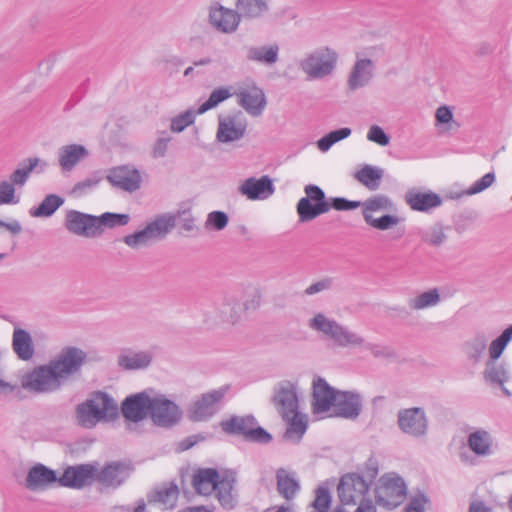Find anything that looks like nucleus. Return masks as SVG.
<instances>
[{
    "mask_svg": "<svg viewBox=\"0 0 512 512\" xmlns=\"http://www.w3.org/2000/svg\"><path fill=\"white\" fill-rule=\"evenodd\" d=\"M378 469L369 467V481L358 473H347L343 475L339 481L337 492L338 497L343 505H356L357 503L366 502L364 496L369 490L372 480L376 477Z\"/></svg>",
    "mask_w": 512,
    "mask_h": 512,
    "instance_id": "5",
    "label": "nucleus"
},
{
    "mask_svg": "<svg viewBox=\"0 0 512 512\" xmlns=\"http://www.w3.org/2000/svg\"><path fill=\"white\" fill-rule=\"evenodd\" d=\"M331 505V495L326 487L320 486L315 491V499L312 503V512H328Z\"/></svg>",
    "mask_w": 512,
    "mask_h": 512,
    "instance_id": "55",
    "label": "nucleus"
},
{
    "mask_svg": "<svg viewBox=\"0 0 512 512\" xmlns=\"http://www.w3.org/2000/svg\"><path fill=\"white\" fill-rule=\"evenodd\" d=\"M103 180V176L99 172L90 174L85 179L77 182L71 189V195L79 198L82 197L98 187Z\"/></svg>",
    "mask_w": 512,
    "mask_h": 512,
    "instance_id": "51",
    "label": "nucleus"
},
{
    "mask_svg": "<svg viewBox=\"0 0 512 512\" xmlns=\"http://www.w3.org/2000/svg\"><path fill=\"white\" fill-rule=\"evenodd\" d=\"M352 131L348 127L333 130L317 141V147L322 152H327L335 143L348 138Z\"/></svg>",
    "mask_w": 512,
    "mask_h": 512,
    "instance_id": "52",
    "label": "nucleus"
},
{
    "mask_svg": "<svg viewBox=\"0 0 512 512\" xmlns=\"http://www.w3.org/2000/svg\"><path fill=\"white\" fill-rule=\"evenodd\" d=\"M495 182L493 172L486 173L479 180L475 181L466 191L467 195H474L483 192Z\"/></svg>",
    "mask_w": 512,
    "mask_h": 512,
    "instance_id": "58",
    "label": "nucleus"
},
{
    "mask_svg": "<svg viewBox=\"0 0 512 512\" xmlns=\"http://www.w3.org/2000/svg\"><path fill=\"white\" fill-rule=\"evenodd\" d=\"M511 340L512 324L509 325L496 339H490L487 359L499 360Z\"/></svg>",
    "mask_w": 512,
    "mask_h": 512,
    "instance_id": "48",
    "label": "nucleus"
},
{
    "mask_svg": "<svg viewBox=\"0 0 512 512\" xmlns=\"http://www.w3.org/2000/svg\"><path fill=\"white\" fill-rule=\"evenodd\" d=\"M420 236L424 243L432 247H439L447 240L444 227L440 223H436L424 230H421Z\"/></svg>",
    "mask_w": 512,
    "mask_h": 512,
    "instance_id": "50",
    "label": "nucleus"
},
{
    "mask_svg": "<svg viewBox=\"0 0 512 512\" xmlns=\"http://www.w3.org/2000/svg\"><path fill=\"white\" fill-rule=\"evenodd\" d=\"M427 502H428V498L426 497V495L423 493H419L416 496L411 498L405 511L424 512L425 505Z\"/></svg>",
    "mask_w": 512,
    "mask_h": 512,
    "instance_id": "64",
    "label": "nucleus"
},
{
    "mask_svg": "<svg viewBox=\"0 0 512 512\" xmlns=\"http://www.w3.org/2000/svg\"><path fill=\"white\" fill-rule=\"evenodd\" d=\"M367 139L380 146H387L390 142L389 136L385 133L383 128L378 125H372L367 132Z\"/></svg>",
    "mask_w": 512,
    "mask_h": 512,
    "instance_id": "60",
    "label": "nucleus"
},
{
    "mask_svg": "<svg viewBox=\"0 0 512 512\" xmlns=\"http://www.w3.org/2000/svg\"><path fill=\"white\" fill-rule=\"evenodd\" d=\"M240 22L236 9L224 7L219 3L209 7L208 23L217 32L232 34L237 31Z\"/></svg>",
    "mask_w": 512,
    "mask_h": 512,
    "instance_id": "17",
    "label": "nucleus"
},
{
    "mask_svg": "<svg viewBox=\"0 0 512 512\" xmlns=\"http://www.w3.org/2000/svg\"><path fill=\"white\" fill-rule=\"evenodd\" d=\"M248 120L241 111H236L218 117L216 139L220 143H232L244 138Z\"/></svg>",
    "mask_w": 512,
    "mask_h": 512,
    "instance_id": "15",
    "label": "nucleus"
},
{
    "mask_svg": "<svg viewBox=\"0 0 512 512\" xmlns=\"http://www.w3.org/2000/svg\"><path fill=\"white\" fill-rule=\"evenodd\" d=\"M279 46L277 44L263 46H249L246 48V59L264 66H273L279 60Z\"/></svg>",
    "mask_w": 512,
    "mask_h": 512,
    "instance_id": "38",
    "label": "nucleus"
},
{
    "mask_svg": "<svg viewBox=\"0 0 512 512\" xmlns=\"http://www.w3.org/2000/svg\"><path fill=\"white\" fill-rule=\"evenodd\" d=\"M221 476L213 468L200 469L193 476V487L200 495H209L217 487Z\"/></svg>",
    "mask_w": 512,
    "mask_h": 512,
    "instance_id": "41",
    "label": "nucleus"
},
{
    "mask_svg": "<svg viewBox=\"0 0 512 512\" xmlns=\"http://www.w3.org/2000/svg\"><path fill=\"white\" fill-rule=\"evenodd\" d=\"M175 226V217L171 214H162L147 225L132 234L126 235L123 242L132 249L148 246L155 240L164 238Z\"/></svg>",
    "mask_w": 512,
    "mask_h": 512,
    "instance_id": "4",
    "label": "nucleus"
},
{
    "mask_svg": "<svg viewBox=\"0 0 512 512\" xmlns=\"http://www.w3.org/2000/svg\"><path fill=\"white\" fill-rule=\"evenodd\" d=\"M25 482L29 490L36 491L43 490L53 483L59 484V478L54 470L43 464H36L28 471Z\"/></svg>",
    "mask_w": 512,
    "mask_h": 512,
    "instance_id": "32",
    "label": "nucleus"
},
{
    "mask_svg": "<svg viewBox=\"0 0 512 512\" xmlns=\"http://www.w3.org/2000/svg\"><path fill=\"white\" fill-rule=\"evenodd\" d=\"M179 496V490L176 484L168 483L157 487L147 495L149 503H158L164 509H173Z\"/></svg>",
    "mask_w": 512,
    "mask_h": 512,
    "instance_id": "40",
    "label": "nucleus"
},
{
    "mask_svg": "<svg viewBox=\"0 0 512 512\" xmlns=\"http://www.w3.org/2000/svg\"><path fill=\"white\" fill-rule=\"evenodd\" d=\"M107 180L117 188L134 192L140 188L141 175L137 169L124 165L111 169Z\"/></svg>",
    "mask_w": 512,
    "mask_h": 512,
    "instance_id": "26",
    "label": "nucleus"
},
{
    "mask_svg": "<svg viewBox=\"0 0 512 512\" xmlns=\"http://www.w3.org/2000/svg\"><path fill=\"white\" fill-rule=\"evenodd\" d=\"M282 418L288 424L285 437L291 440L295 439L298 442L307 429V419L305 415L297 411L290 415L282 416Z\"/></svg>",
    "mask_w": 512,
    "mask_h": 512,
    "instance_id": "46",
    "label": "nucleus"
},
{
    "mask_svg": "<svg viewBox=\"0 0 512 512\" xmlns=\"http://www.w3.org/2000/svg\"><path fill=\"white\" fill-rule=\"evenodd\" d=\"M330 209L333 208L337 211L354 210L361 206V201L348 200L344 197H334L330 199Z\"/></svg>",
    "mask_w": 512,
    "mask_h": 512,
    "instance_id": "63",
    "label": "nucleus"
},
{
    "mask_svg": "<svg viewBox=\"0 0 512 512\" xmlns=\"http://www.w3.org/2000/svg\"><path fill=\"white\" fill-rule=\"evenodd\" d=\"M64 203V198L56 194L47 195L42 202L30 210V215L33 217H50L56 210Z\"/></svg>",
    "mask_w": 512,
    "mask_h": 512,
    "instance_id": "47",
    "label": "nucleus"
},
{
    "mask_svg": "<svg viewBox=\"0 0 512 512\" xmlns=\"http://www.w3.org/2000/svg\"><path fill=\"white\" fill-rule=\"evenodd\" d=\"M97 464L87 463L67 467L59 477V486L80 489L95 480Z\"/></svg>",
    "mask_w": 512,
    "mask_h": 512,
    "instance_id": "20",
    "label": "nucleus"
},
{
    "mask_svg": "<svg viewBox=\"0 0 512 512\" xmlns=\"http://www.w3.org/2000/svg\"><path fill=\"white\" fill-rule=\"evenodd\" d=\"M11 347L17 358L21 361H31L35 356V344L29 331L21 327H14Z\"/></svg>",
    "mask_w": 512,
    "mask_h": 512,
    "instance_id": "30",
    "label": "nucleus"
},
{
    "mask_svg": "<svg viewBox=\"0 0 512 512\" xmlns=\"http://www.w3.org/2000/svg\"><path fill=\"white\" fill-rule=\"evenodd\" d=\"M131 472L132 466L129 463L113 461L100 470L97 468L95 481L106 488L117 489L125 483Z\"/></svg>",
    "mask_w": 512,
    "mask_h": 512,
    "instance_id": "19",
    "label": "nucleus"
},
{
    "mask_svg": "<svg viewBox=\"0 0 512 512\" xmlns=\"http://www.w3.org/2000/svg\"><path fill=\"white\" fill-rule=\"evenodd\" d=\"M47 167L48 163L46 161L37 157H30L12 172L8 181L13 183L14 187H22L26 184L32 171L36 170L37 173H42Z\"/></svg>",
    "mask_w": 512,
    "mask_h": 512,
    "instance_id": "36",
    "label": "nucleus"
},
{
    "mask_svg": "<svg viewBox=\"0 0 512 512\" xmlns=\"http://www.w3.org/2000/svg\"><path fill=\"white\" fill-rule=\"evenodd\" d=\"M407 487L400 476L395 473L382 475L375 486V499L379 506L394 509L406 498Z\"/></svg>",
    "mask_w": 512,
    "mask_h": 512,
    "instance_id": "6",
    "label": "nucleus"
},
{
    "mask_svg": "<svg viewBox=\"0 0 512 512\" xmlns=\"http://www.w3.org/2000/svg\"><path fill=\"white\" fill-rule=\"evenodd\" d=\"M362 216L365 223L373 229L387 231L400 223V218L392 214H384L375 217L374 213L391 211L394 208L393 201L386 195L378 194L361 202Z\"/></svg>",
    "mask_w": 512,
    "mask_h": 512,
    "instance_id": "3",
    "label": "nucleus"
},
{
    "mask_svg": "<svg viewBox=\"0 0 512 512\" xmlns=\"http://www.w3.org/2000/svg\"><path fill=\"white\" fill-rule=\"evenodd\" d=\"M441 301V295L437 288L424 291L408 299V306L411 310L419 311L437 306Z\"/></svg>",
    "mask_w": 512,
    "mask_h": 512,
    "instance_id": "45",
    "label": "nucleus"
},
{
    "mask_svg": "<svg viewBox=\"0 0 512 512\" xmlns=\"http://www.w3.org/2000/svg\"><path fill=\"white\" fill-rule=\"evenodd\" d=\"M153 355L150 351H124L118 356V365L125 370H140L147 368L152 362Z\"/></svg>",
    "mask_w": 512,
    "mask_h": 512,
    "instance_id": "39",
    "label": "nucleus"
},
{
    "mask_svg": "<svg viewBox=\"0 0 512 512\" xmlns=\"http://www.w3.org/2000/svg\"><path fill=\"white\" fill-rule=\"evenodd\" d=\"M235 7L240 21L261 19L270 9L268 0H236Z\"/></svg>",
    "mask_w": 512,
    "mask_h": 512,
    "instance_id": "37",
    "label": "nucleus"
},
{
    "mask_svg": "<svg viewBox=\"0 0 512 512\" xmlns=\"http://www.w3.org/2000/svg\"><path fill=\"white\" fill-rule=\"evenodd\" d=\"M150 401L146 391L126 397L121 406L123 417L132 423L143 421L149 416Z\"/></svg>",
    "mask_w": 512,
    "mask_h": 512,
    "instance_id": "22",
    "label": "nucleus"
},
{
    "mask_svg": "<svg viewBox=\"0 0 512 512\" xmlns=\"http://www.w3.org/2000/svg\"><path fill=\"white\" fill-rule=\"evenodd\" d=\"M129 220L130 216L128 214H119L111 212L103 213L101 216H98L99 234L101 233V226H107L110 228L116 226H124L128 224Z\"/></svg>",
    "mask_w": 512,
    "mask_h": 512,
    "instance_id": "54",
    "label": "nucleus"
},
{
    "mask_svg": "<svg viewBox=\"0 0 512 512\" xmlns=\"http://www.w3.org/2000/svg\"><path fill=\"white\" fill-rule=\"evenodd\" d=\"M239 192L249 200H265L274 194L275 187L271 178L264 175L260 178L250 177L246 179L239 186Z\"/></svg>",
    "mask_w": 512,
    "mask_h": 512,
    "instance_id": "27",
    "label": "nucleus"
},
{
    "mask_svg": "<svg viewBox=\"0 0 512 512\" xmlns=\"http://www.w3.org/2000/svg\"><path fill=\"white\" fill-rule=\"evenodd\" d=\"M65 228L77 236L95 237L99 235L98 216L70 210L66 213Z\"/></svg>",
    "mask_w": 512,
    "mask_h": 512,
    "instance_id": "18",
    "label": "nucleus"
},
{
    "mask_svg": "<svg viewBox=\"0 0 512 512\" xmlns=\"http://www.w3.org/2000/svg\"><path fill=\"white\" fill-rule=\"evenodd\" d=\"M306 197H302L296 206L299 221L309 222L330 211L324 191L317 185L309 184L304 188Z\"/></svg>",
    "mask_w": 512,
    "mask_h": 512,
    "instance_id": "11",
    "label": "nucleus"
},
{
    "mask_svg": "<svg viewBox=\"0 0 512 512\" xmlns=\"http://www.w3.org/2000/svg\"><path fill=\"white\" fill-rule=\"evenodd\" d=\"M309 327L326 336L341 348H359L369 351L377 359H391L396 357L395 351L388 345L382 343H372L342 325L333 318L327 317L324 313H316L308 323Z\"/></svg>",
    "mask_w": 512,
    "mask_h": 512,
    "instance_id": "1",
    "label": "nucleus"
},
{
    "mask_svg": "<svg viewBox=\"0 0 512 512\" xmlns=\"http://www.w3.org/2000/svg\"><path fill=\"white\" fill-rule=\"evenodd\" d=\"M382 177L383 169L368 164L364 165L354 175V178L359 183L372 191L379 188Z\"/></svg>",
    "mask_w": 512,
    "mask_h": 512,
    "instance_id": "44",
    "label": "nucleus"
},
{
    "mask_svg": "<svg viewBox=\"0 0 512 512\" xmlns=\"http://www.w3.org/2000/svg\"><path fill=\"white\" fill-rule=\"evenodd\" d=\"M337 53L321 47L307 54L300 62L301 70L309 79H322L332 74L337 63Z\"/></svg>",
    "mask_w": 512,
    "mask_h": 512,
    "instance_id": "8",
    "label": "nucleus"
},
{
    "mask_svg": "<svg viewBox=\"0 0 512 512\" xmlns=\"http://www.w3.org/2000/svg\"><path fill=\"white\" fill-rule=\"evenodd\" d=\"M374 63L372 60L363 58L358 59L349 74L347 85L354 91L365 87L373 78Z\"/></svg>",
    "mask_w": 512,
    "mask_h": 512,
    "instance_id": "35",
    "label": "nucleus"
},
{
    "mask_svg": "<svg viewBox=\"0 0 512 512\" xmlns=\"http://www.w3.org/2000/svg\"><path fill=\"white\" fill-rule=\"evenodd\" d=\"M196 115H199L197 111L188 109L173 117L170 122V130L174 133H180L184 131L188 126L195 122Z\"/></svg>",
    "mask_w": 512,
    "mask_h": 512,
    "instance_id": "53",
    "label": "nucleus"
},
{
    "mask_svg": "<svg viewBox=\"0 0 512 512\" xmlns=\"http://www.w3.org/2000/svg\"><path fill=\"white\" fill-rule=\"evenodd\" d=\"M257 422L251 415L232 416L221 422L222 430L227 434L243 436L248 441L269 443L272 436L262 427L256 426Z\"/></svg>",
    "mask_w": 512,
    "mask_h": 512,
    "instance_id": "9",
    "label": "nucleus"
},
{
    "mask_svg": "<svg viewBox=\"0 0 512 512\" xmlns=\"http://www.w3.org/2000/svg\"><path fill=\"white\" fill-rule=\"evenodd\" d=\"M397 426L403 434L414 439H422L428 434L429 421L423 408H403L397 413Z\"/></svg>",
    "mask_w": 512,
    "mask_h": 512,
    "instance_id": "13",
    "label": "nucleus"
},
{
    "mask_svg": "<svg viewBox=\"0 0 512 512\" xmlns=\"http://www.w3.org/2000/svg\"><path fill=\"white\" fill-rule=\"evenodd\" d=\"M236 476L233 472H225L214 490L221 507L227 511L233 510L238 505L237 494L234 491Z\"/></svg>",
    "mask_w": 512,
    "mask_h": 512,
    "instance_id": "31",
    "label": "nucleus"
},
{
    "mask_svg": "<svg viewBox=\"0 0 512 512\" xmlns=\"http://www.w3.org/2000/svg\"><path fill=\"white\" fill-rule=\"evenodd\" d=\"M238 104L251 116L262 115L266 107V97L263 90L257 86L241 89L236 93Z\"/></svg>",
    "mask_w": 512,
    "mask_h": 512,
    "instance_id": "28",
    "label": "nucleus"
},
{
    "mask_svg": "<svg viewBox=\"0 0 512 512\" xmlns=\"http://www.w3.org/2000/svg\"><path fill=\"white\" fill-rule=\"evenodd\" d=\"M272 402L281 417L299 411L296 384L288 380L277 383L274 387Z\"/></svg>",
    "mask_w": 512,
    "mask_h": 512,
    "instance_id": "16",
    "label": "nucleus"
},
{
    "mask_svg": "<svg viewBox=\"0 0 512 512\" xmlns=\"http://www.w3.org/2000/svg\"><path fill=\"white\" fill-rule=\"evenodd\" d=\"M171 140L172 138L166 133V131L159 132L158 137L152 146L151 156L155 159L165 157Z\"/></svg>",
    "mask_w": 512,
    "mask_h": 512,
    "instance_id": "57",
    "label": "nucleus"
},
{
    "mask_svg": "<svg viewBox=\"0 0 512 512\" xmlns=\"http://www.w3.org/2000/svg\"><path fill=\"white\" fill-rule=\"evenodd\" d=\"M277 492L285 500H293L300 490V483L295 475L284 468L276 471Z\"/></svg>",
    "mask_w": 512,
    "mask_h": 512,
    "instance_id": "42",
    "label": "nucleus"
},
{
    "mask_svg": "<svg viewBox=\"0 0 512 512\" xmlns=\"http://www.w3.org/2000/svg\"><path fill=\"white\" fill-rule=\"evenodd\" d=\"M229 385H223L201 394L190 406L188 417L194 422H203L211 419L223 406Z\"/></svg>",
    "mask_w": 512,
    "mask_h": 512,
    "instance_id": "7",
    "label": "nucleus"
},
{
    "mask_svg": "<svg viewBox=\"0 0 512 512\" xmlns=\"http://www.w3.org/2000/svg\"><path fill=\"white\" fill-rule=\"evenodd\" d=\"M261 293L257 288H250L246 291L243 307L246 311H255L260 307Z\"/></svg>",
    "mask_w": 512,
    "mask_h": 512,
    "instance_id": "61",
    "label": "nucleus"
},
{
    "mask_svg": "<svg viewBox=\"0 0 512 512\" xmlns=\"http://www.w3.org/2000/svg\"><path fill=\"white\" fill-rule=\"evenodd\" d=\"M484 381L493 387H500L506 396L511 392L505 387V383L510 380V372L507 364L499 360L487 359L483 370Z\"/></svg>",
    "mask_w": 512,
    "mask_h": 512,
    "instance_id": "29",
    "label": "nucleus"
},
{
    "mask_svg": "<svg viewBox=\"0 0 512 512\" xmlns=\"http://www.w3.org/2000/svg\"><path fill=\"white\" fill-rule=\"evenodd\" d=\"M21 386L27 391L43 394L58 391L62 384L48 362L25 373L21 378Z\"/></svg>",
    "mask_w": 512,
    "mask_h": 512,
    "instance_id": "10",
    "label": "nucleus"
},
{
    "mask_svg": "<svg viewBox=\"0 0 512 512\" xmlns=\"http://www.w3.org/2000/svg\"><path fill=\"white\" fill-rule=\"evenodd\" d=\"M118 416L116 401L106 392L96 391L79 403L75 409L77 424L85 429H92L98 423L109 422Z\"/></svg>",
    "mask_w": 512,
    "mask_h": 512,
    "instance_id": "2",
    "label": "nucleus"
},
{
    "mask_svg": "<svg viewBox=\"0 0 512 512\" xmlns=\"http://www.w3.org/2000/svg\"><path fill=\"white\" fill-rule=\"evenodd\" d=\"M86 353L76 347L63 349L54 359L49 361L58 380L63 383L74 374H77L86 360Z\"/></svg>",
    "mask_w": 512,
    "mask_h": 512,
    "instance_id": "14",
    "label": "nucleus"
},
{
    "mask_svg": "<svg viewBox=\"0 0 512 512\" xmlns=\"http://www.w3.org/2000/svg\"><path fill=\"white\" fill-rule=\"evenodd\" d=\"M232 95L233 92L231 87H218L214 89L210 93L209 98L199 106L197 113L203 114L208 110L215 108L220 103L230 98Z\"/></svg>",
    "mask_w": 512,
    "mask_h": 512,
    "instance_id": "49",
    "label": "nucleus"
},
{
    "mask_svg": "<svg viewBox=\"0 0 512 512\" xmlns=\"http://www.w3.org/2000/svg\"><path fill=\"white\" fill-rule=\"evenodd\" d=\"M228 224V216L222 211H213L208 214L206 227H212L217 231L223 230Z\"/></svg>",
    "mask_w": 512,
    "mask_h": 512,
    "instance_id": "59",
    "label": "nucleus"
},
{
    "mask_svg": "<svg viewBox=\"0 0 512 512\" xmlns=\"http://www.w3.org/2000/svg\"><path fill=\"white\" fill-rule=\"evenodd\" d=\"M334 284L335 279L333 277L326 276L311 283L309 286L305 288L303 293L305 296H313L322 292L332 290Z\"/></svg>",
    "mask_w": 512,
    "mask_h": 512,
    "instance_id": "56",
    "label": "nucleus"
},
{
    "mask_svg": "<svg viewBox=\"0 0 512 512\" xmlns=\"http://www.w3.org/2000/svg\"><path fill=\"white\" fill-rule=\"evenodd\" d=\"M490 339V334L485 331H478L466 340L463 344V350L467 359L473 364L480 363L486 351H488Z\"/></svg>",
    "mask_w": 512,
    "mask_h": 512,
    "instance_id": "34",
    "label": "nucleus"
},
{
    "mask_svg": "<svg viewBox=\"0 0 512 512\" xmlns=\"http://www.w3.org/2000/svg\"><path fill=\"white\" fill-rule=\"evenodd\" d=\"M15 187L8 180L0 181V205L16 203Z\"/></svg>",
    "mask_w": 512,
    "mask_h": 512,
    "instance_id": "62",
    "label": "nucleus"
},
{
    "mask_svg": "<svg viewBox=\"0 0 512 512\" xmlns=\"http://www.w3.org/2000/svg\"><path fill=\"white\" fill-rule=\"evenodd\" d=\"M339 390L330 386L325 379L316 378L313 381L312 412L315 415L327 413L335 404Z\"/></svg>",
    "mask_w": 512,
    "mask_h": 512,
    "instance_id": "21",
    "label": "nucleus"
},
{
    "mask_svg": "<svg viewBox=\"0 0 512 512\" xmlns=\"http://www.w3.org/2000/svg\"><path fill=\"white\" fill-rule=\"evenodd\" d=\"M88 150L80 144H69L58 149V164L63 173L71 172L88 156Z\"/></svg>",
    "mask_w": 512,
    "mask_h": 512,
    "instance_id": "33",
    "label": "nucleus"
},
{
    "mask_svg": "<svg viewBox=\"0 0 512 512\" xmlns=\"http://www.w3.org/2000/svg\"><path fill=\"white\" fill-rule=\"evenodd\" d=\"M332 410L335 416L345 419H356L362 410L360 394L339 390Z\"/></svg>",
    "mask_w": 512,
    "mask_h": 512,
    "instance_id": "24",
    "label": "nucleus"
},
{
    "mask_svg": "<svg viewBox=\"0 0 512 512\" xmlns=\"http://www.w3.org/2000/svg\"><path fill=\"white\" fill-rule=\"evenodd\" d=\"M216 317L217 320L209 323L211 327L223 322L236 323L239 319L237 299L235 297H225L216 310Z\"/></svg>",
    "mask_w": 512,
    "mask_h": 512,
    "instance_id": "43",
    "label": "nucleus"
},
{
    "mask_svg": "<svg viewBox=\"0 0 512 512\" xmlns=\"http://www.w3.org/2000/svg\"><path fill=\"white\" fill-rule=\"evenodd\" d=\"M467 446L478 457H490L497 451L492 433L483 428L474 429L468 434Z\"/></svg>",
    "mask_w": 512,
    "mask_h": 512,
    "instance_id": "25",
    "label": "nucleus"
},
{
    "mask_svg": "<svg viewBox=\"0 0 512 512\" xmlns=\"http://www.w3.org/2000/svg\"><path fill=\"white\" fill-rule=\"evenodd\" d=\"M149 417L154 425L171 428L181 420L182 410L164 394H155L151 396Z\"/></svg>",
    "mask_w": 512,
    "mask_h": 512,
    "instance_id": "12",
    "label": "nucleus"
},
{
    "mask_svg": "<svg viewBox=\"0 0 512 512\" xmlns=\"http://www.w3.org/2000/svg\"><path fill=\"white\" fill-rule=\"evenodd\" d=\"M404 200L411 210L422 213H430L442 204V198L437 193L419 188L409 189Z\"/></svg>",
    "mask_w": 512,
    "mask_h": 512,
    "instance_id": "23",
    "label": "nucleus"
}]
</instances>
